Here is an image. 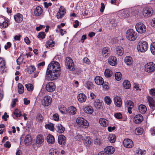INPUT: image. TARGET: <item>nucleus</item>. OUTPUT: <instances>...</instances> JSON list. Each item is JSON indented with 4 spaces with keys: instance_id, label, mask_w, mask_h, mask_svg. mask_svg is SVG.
Listing matches in <instances>:
<instances>
[{
    "instance_id": "5",
    "label": "nucleus",
    "mask_w": 155,
    "mask_h": 155,
    "mask_svg": "<svg viewBox=\"0 0 155 155\" xmlns=\"http://www.w3.org/2000/svg\"><path fill=\"white\" fill-rule=\"evenodd\" d=\"M137 31L139 33H144L146 30V26L142 23L139 22L137 23L135 26Z\"/></svg>"
},
{
    "instance_id": "23",
    "label": "nucleus",
    "mask_w": 155,
    "mask_h": 155,
    "mask_svg": "<svg viewBox=\"0 0 155 155\" xmlns=\"http://www.w3.org/2000/svg\"><path fill=\"white\" fill-rule=\"evenodd\" d=\"M42 12V10L39 6L37 7L35 9L34 11V14L35 16H38L41 15Z\"/></svg>"
},
{
    "instance_id": "20",
    "label": "nucleus",
    "mask_w": 155,
    "mask_h": 155,
    "mask_svg": "<svg viewBox=\"0 0 155 155\" xmlns=\"http://www.w3.org/2000/svg\"><path fill=\"white\" fill-rule=\"evenodd\" d=\"M123 48L121 46H117L116 49V53L118 56H122L124 53Z\"/></svg>"
},
{
    "instance_id": "31",
    "label": "nucleus",
    "mask_w": 155,
    "mask_h": 155,
    "mask_svg": "<svg viewBox=\"0 0 155 155\" xmlns=\"http://www.w3.org/2000/svg\"><path fill=\"white\" fill-rule=\"evenodd\" d=\"M94 106L97 108H101L102 105V102H101V100L99 99H96L94 103Z\"/></svg>"
},
{
    "instance_id": "32",
    "label": "nucleus",
    "mask_w": 155,
    "mask_h": 155,
    "mask_svg": "<svg viewBox=\"0 0 155 155\" xmlns=\"http://www.w3.org/2000/svg\"><path fill=\"white\" fill-rule=\"evenodd\" d=\"M125 62L127 65H130L132 63V58L130 56L126 57L124 60Z\"/></svg>"
},
{
    "instance_id": "19",
    "label": "nucleus",
    "mask_w": 155,
    "mask_h": 155,
    "mask_svg": "<svg viewBox=\"0 0 155 155\" xmlns=\"http://www.w3.org/2000/svg\"><path fill=\"white\" fill-rule=\"evenodd\" d=\"M14 18L15 21L18 23H20L23 20V16L20 13H18L14 15Z\"/></svg>"
},
{
    "instance_id": "38",
    "label": "nucleus",
    "mask_w": 155,
    "mask_h": 155,
    "mask_svg": "<svg viewBox=\"0 0 155 155\" xmlns=\"http://www.w3.org/2000/svg\"><path fill=\"white\" fill-rule=\"evenodd\" d=\"M59 109L60 111L62 114H67V113L68 109L66 107H64V106H61L59 107Z\"/></svg>"
},
{
    "instance_id": "57",
    "label": "nucleus",
    "mask_w": 155,
    "mask_h": 155,
    "mask_svg": "<svg viewBox=\"0 0 155 155\" xmlns=\"http://www.w3.org/2000/svg\"><path fill=\"white\" fill-rule=\"evenodd\" d=\"M126 103L127 104V107H133L134 106V103L131 101H127L126 102Z\"/></svg>"
},
{
    "instance_id": "62",
    "label": "nucleus",
    "mask_w": 155,
    "mask_h": 155,
    "mask_svg": "<svg viewBox=\"0 0 155 155\" xmlns=\"http://www.w3.org/2000/svg\"><path fill=\"white\" fill-rule=\"evenodd\" d=\"M83 62L84 63L89 64L90 63V61L87 57L84 58L83 59Z\"/></svg>"
},
{
    "instance_id": "48",
    "label": "nucleus",
    "mask_w": 155,
    "mask_h": 155,
    "mask_svg": "<svg viewBox=\"0 0 155 155\" xmlns=\"http://www.w3.org/2000/svg\"><path fill=\"white\" fill-rule=\"evenodd\" d=\"M36 120L38 121H42L43 120V117L40 113H38L36 117Z\"/></svg>"
},
{
    "instance_id": "40",
    "label": "nucleus",
    "mask_w": 155,
    "mask_h": 155,
    "mask_svg": "<svg viewBox=\"0 0 155 155\" xmlns=\"http://www.w3.org/2000/svg\"><path fill=\"white\" fill-rule=\"evenodd\" d=\"M112 72L109 69H106L104 72V74L106 77H110L111 76Z\"/></svg>"
},
{
    "instance_id": "28",
    "label": "nucleus",
    "mask_w": 155,
    "mask_h": 155,
    "mask_svg": "<svg viewBox=\"0 0 155 155\" xmlns=\"http://www.w3.org/2000/svg\"><path fill=\"white\" fill-rule=\"evenodd\" d=\"M44 141V138L42 135H38L36 139V142L38 144H41Z\"/></svg>"
},
{
    "instance_id": "9",
    "label": "nucleus",
    "mask_w": 155,
    "mask_h": 155,
    "mask_svg": "<svg viewBox=\"0 0 155 155\" xmlns=\"http://www.w3.org/2000/svg\"><path fill=\"white\" fill-rule=\"evenodd\" d=\"M51 98L49 96H46L41 100V104L44 106H48L51 103Z\"/></svg>"
},
{
    "instance_id": "33",
    "label": "nucleus",
    "mask_w": 155,
    "mask_h": 155,
    "mask_svg": "<svg viewBox=\"0 0 155 155\" xmlns=\"http://www.w3.org/2000/svg\"><path fill=\"white\" fill-rule=\"evenodd\" d=\"M140 112L141 114L145 113L147 110V108L144 105H140L138 107Z\"/></svg>"
},
{
    "instance_id": "17",
    "label": "nucleus",
    "mask_w": 155,
    "mask_h": 155,
    "mask_svg": "<svg viewBox=\"0 0 155 155\" xmlns=\"http://www.w3.org/2000/svg\"><path fill=\"white\" fill-rule=\"evenodd\" d=\"M95 83L98 85H102L104 83L103 78L99 76H96L94 79Z\"/></svg>"
},
{
    "instance_id": "4",
    "label": "nucleus",
    "mask_w": 155,
    "mask_h": 155,
    "mask_svg": "<svg viewBox=\"0 0 155 155\" xmlns=\"http://www.w3.org/2000/svg\"><path fill=\"white\" fill-rule=\"evenodd\" d=\"M65 65L67 68H68L70 71H73L74 70V63L70 57L66 58L65 60Z\"/></svg>"
},
{
    "instance_id": "60",
    "label": "nucleus",
    "mask_w": 155,
    "mask_h": 155,
    "mask_svg": "<svg viewBox=\"0 0 155 155\" xmlns=\"http://www.w3.org/2000/svg\"><path fill=\"white\" fill-rule=\"evenodd\" d=\"M8 26V21L5 20L2 23V28H6Z\"/></svg>"
},
{
    "instance_id": "22",
    "label": "nucleus",
    "mask_w": 155,
    "mask_h": 155,
    "mask_svg": "<svg viewBox=\"0 0 155 155\" xmlns=\"http://www.w3.org/2000/svg\"><path fill=\"white\" fill-rule=\"evenodd\" d=\"M31 137L29 135H27L25 139V143L26 145H29L31 144Z\"/></svg>"
},
{
    "instance_id": "18",
    "label": "nucleus",
    "mask_w": 155,
    "mask_h": 155,
    "mask_svg": "<svg viewBox=\"0 0 155 155\" xmlns=\"http://www.w3.org/2000/svg\"><path fill=\"white\" fill-rule=\"evenodd\" d=\"M114 102L116 106L117 107H120L121 105L122 100L119 97L116 96L114 97Z\"/></svg>"
},
{
    "instance_id": "46",
    "label": "nucleus",
    "mask_w": 155,
    "mask_h": 155,
    "mask_svg": "<svg viewBox=\"0 0 155 155\" xmlns=\"http://www.w3.org/2000/svg\"><path fill=\"white\" fill-rule=\"evenodd\" d=\"M86 87L88 89H92L93 88V84L90 81L87 82L86 84Z\"/></svg>"
},
{
    "instance_id": "64",
    "label": "nucleus",
    "mask_w": 155,
    "mask_h": 155,
    "mask_svg": "<svg viewBox=\"0 0 155 155\" xmlns=\"http://www.w3.org/2000/svg\"><path fill=\"white\" fill-rule=\"evenodd\" d=\"M150 95L155 96V88L151 89L150 91Z\"/></svg>"
},
{
    "instance_id": "36",
    "label": "nucleus",
    "mask_w": 155,
    "mask_h": 155,
    "mask_svg": "<svg viewBox=\"0 0 155 155\" xmlns=\"http://www.w3.org/2000/svg\"><path fill=\"white\" fill-rule=\"evenodd\" d=\"M123 87L126 89H128L130 87V82L127 80H126L123 83Z\"/></svg>"
},
{
    "instance_id": "39",
    "label": "nucleus",
    "mask_w": 155,
    "mask_h": 155,
    "mask_svg": "<svg viewBox=\"0 0 155 155\" xmlns=\"http://www.w3.org/2000/svg\"><path fill=\"white\" fill-rule=\"evenodd\" d=\"M135 132L137 135H141L143 132V129L141 128H137L135 130Z\"/></svg>"
},
{
    "instance_id": "6",
    "label": "nucleus",
    "mask_w": 155,
    "mask_h": 155,
    "mask_svg": "<svg viewBox=\"0 0 155 155\" xmlns=\"http://www.w3.org/2000/svg\"><path fill=\"white\" fill-rule=\"evenodd\" d=\"M145 69L147 72H153L155 70V64L152 62L147 63L145 65Z\"/></svg>"
},
{
    "instance_id": "43",
    "label": "nucleus",
    "mask_w": 155,
    "mask_h": 155,
    "mask_svg": "<svg viewBox=\"0 0 155 155\" xmlns=\"http://www.w3.org/2000/svg\"><path fill=\"white\" fill-rule=\"evenodd\" d=\"M115 79L117 81L121 80V74L120 72H116L115 74Z\"/></svg>"
},
{
    "instance_id": "12",
    "label": "nucleus",
    "mask_w": 155,
    "mask_h": 155,
    "mask_svg": "<svg viewBox=\"0 0 155 155\" xmlns=\"http://www.w3.org/2000/svg\"><path fill=\"white\" fill-rule=\"evenodd\" d=\"M143 120V117L140 114L136 115L134 118V121L136 124L140 123Z\"/></svg>"
},
{
    "instance_id": "47",
    "label": "nucleus",
    "mask_w": 155,
    "mask_h": 155,
    "mask_svg": "<svg viewBox=\"0 0 155 155\" xmlns=\"http://www.w3.org/2000/svg\"><path fill=\"white\" fill-rule=\"evenodd\" d=\"M105 102L108 105L110 104L111 102V100L109 96H106L104 98Z\"/></svg>"
},
{
    "instance_id": "30",
    "label": "nucleus",
    "mask_w": 155,
    "mask_h": 155,
    "mask_svg": "<svg viewBox=\"0 0 155 155\" xmlns=\"http://www.w3.org/2000/svg\"><path fill=\"white\" fill-rule=\"evenodd\" d=\"M76 112V109L74 107L72 106L68 108L67 110V113H69L72 115L75 114Z\"/></svg>"
},
{
    "instance_id": "55",
    "label": "nucleus",
    "mask_w": 155,
    "mask_h": 155,
    "mask_svg": "<svg viewBox=\"0 0 155 155\" xmlns=\"http://www.w3.org/2000/svg\"><path fill=\"white\" fill-rule=\"evenodd\" d=\"M45 32H39L38 33V35L37 37L38 38H41L42 39H43L45 38Z\"/></svg>"
},
{
    "instance_id": "2",
    "label": "nucleus",
    "mask_w": 155,
    "mask_h": 155,
    "mask_svg": "<svg viewBox=\"0 0 155 155\" xmlns=\"http://www.w3.org/2000/svg\"><path fill=\"white\" fill-rule=\"evenodd\" d=\"M126 36L127 39L130 41H134L137 38V33L132 29L128 30Z\"/></svg>"
},
{
    "instance_id": "45",
    "label": "nucleus",
    "mask_w": 155,
    "mask_h": 155,
    "mask_svg": "<svg viewBox=\"0 0 155 155\" xmlns=\"http://www.w3.org/2000/svg\"><path fill=\"white\" fill-rule=\"evenodd\" d=\"M45 127L46 129H48L51 131H53L54 128L53 125L52 124H50L45 125Z\"/></svg>"
},
{
    "instance_id": "41",
    "label": "nucleus",
    "mask_w": 155,
    "mask_h": 155,
    "mask_svg": "<svg viewBox=\"0 0 155 155\" xmlns=\"http://www.w3.org/2000/svg\"><path fill=\"white\" fill-rule=\"evenodd\" d=\"M54 44V43L52 40L47 41L45 44L46 48H48L50 47H52Z\"/></svg>"
},
{
    "instance_id": "56",
    "label": "nucleus",
    "mask_w": 155,
    "mask_h": 155,
    "mask_svg": "<svg viewBox=\"0 0 155 155\" xmlns=\"http://www.w3.org/2000/svg\"><path fill=\"white\" fill-rule=\"evenodd\" d=\"M94 142L95 144L99 145L101 143V141L100 139L96 138L94 140Z\"/></svg>"
},
{
    "instance_id": "58",
    "label": "nucleus",
    "mask_w": 155,
    "mask_h": 155,
    "mask_svg": "<svg viewBox=\"0 0 155 155\" xmlns=\"http://www.w3.org/2000/svg\"><path fill=\"white\" fill-rule=\"evenodd\" d=\"M58 12L63 15H64L66 13L65 9L62 6L60 7Z\"/></svg>"
},
{
    "instance_id": "24",
    "label": "nucleus",
    "mask_w": 155,
    "mask_h": 155,
    "mask_svg": "<svg viewBox=\"0 0 155 155\" xmlns=\"http://www.w3.org/2000/svg\"><path fill=\"white\" fill-rule=\"evenodd\" d=\"M99 121L101 126L103 127H106L108 125V121L104 118H100Z\"/></svg>"
},
{
    "instance_id": "51",
    "label": "nucleus",
    "mask_w": 155,
    "mask_h": 155,
    "mask_svg": "<svg viewBox=\"0 0 155 155\" xmlns=\"http://www.w3.org/2000/svg\"><path fill=\"white\" fill-rule=\"evenodd\" d=\"M14 114L17 117H20L21 115L20 111L18 109L15 110V111L14 112Z\"/></svg>"
},
{
    "instance_id": "29",
    "label": "nucleus",
    "mask_w": 155,
    "mask_h": 155,
    "mask_svg": "<svg viewBox=\"0 0 155 155\" xmlns=\"http://www.w3.org/2000/svg\"><path fill=\"white\" fill-rule=\"evenodd\" d=\"M108 139L110 143H113L116 140V137L114 134H110L109 135Z\"/></svg>"
},
{
    "instance_id": "50",
    "label": "nucleus",
    "mask_w": 155,
    "mask_h": 155,
    "mask_svg": "<svg viewBox=\"0 0 155 155\" xmlns=\"http://www.w3.org/2000/svg\"><path fill=\"white\" fill-rule=\"evenodd\" d=\"M146 153V151L142 150L140 149H138L137 152V155H144Z\"/></svg>"
},
{
    "instance_id": "42",
    "label": "nucleus",
    "mask_w": 155,
    "mask_h": 155,
    "mask_svg": "<svg viewBox=\"0 0 155 155\" xmlns=\"http://www.w3.org/2000/svg\"><path fill=\"white\" fill-rule=\"evenodd\" d=\"M150 51L152 53L155 55V42H153L151 44Z\"/></svg>"
},
{
    "instance_id": "54",
    "label": "nucleus",
    "mask_w": 155,
    "mask_h": 155,
    "mask_svg": "<svg viewBox=\"0 0 155 155\" xmlns=\"http://www.w3.org/2000/svg\"><path fill=\"white\" fill-rule=\"evenodd\" d=\"M102 85H103V89L105 90H108L109 88L108 83L107 82H104V83Z\"/></svg>"
},
{
    "instance_id": "61",
    "label": "nucleus",
    "mask_w": 155,
    "mask_h": 155,
    "mask_svg": "<svg viewBox=\"0 0 155 155\" xmlns=\"http://www.w3.org/2000/svg\"><path fill=\"white\" fill-rule=\"evenodd\" d=\"M114 116L116 118L118 119H121L122 117V114L120 113H115Z\"/></svg>"
},
{
    "instance_id": "25",
    "label": "nucleus",
    "mask_w": 155,
    "mask_h": 155,
    "mask_svg": "<svg viewBox=\"0 0 155 155\" xmlns=\"http://www.w3.org/2000/svg\"><path fill=\"white\" fill-rule=\"evenodd\" d=\"M56 127L57 132L59 133H62L65 130V128L61 124H58Z\"/></svg>"
},
{
    "instance_id": "10",
    "label": "nucleus",
    "mask_w": 155,
    "mask_h": 155,
    "mask_svg": "<svg viewBox=\"0 0 155 155\" xmlns=\"http://www.w3.org/2000/svg\"><path fill=\"white\" fill-rule=\"evenodd\" d=\"M45 88L48 91L52 92L55 90V86L53 82H50L46 84Z\"/></svg>"
},
{
    "instance_id": "8",
    "label": "nucleus",
    "mask_w": 155,
    "mask_h": 155,
    "mask_svg": "<svg viewBox=\"0 0 155 155\" xmlns=\"http://www.w3.org/2000/svg\"><path fill=\"white\" fill-rule=\"evenodd\" d=\"M153 10L150 7H147L143 9V14L145 17H149L152 16Z\"/></svg>"
},
{
    "instance_id": "16",
    "label": "nucleus",
    "mask_w": 155,
    "mask_h": 155,
    "mask_svg": "<svg viewBox=\"0 0 155 155\" xmlns=\"http://www.w3.org/2000/svg\"><path fill=\"white\" fill-rule=\"evenodd\" d=\"M77 98L78 101L80 103L84 102L87 99L86 96L83 93H80L78 94Z\"/></svg>"
},
{
    "instance_id": "11",
    "label": "nucleus",
    "mask_w": 155,
    "mask_h": 155,
    "mask_svg": "<svg viewBox=\"0 0 155 155\" xmlns=\"http://www.w3.org/2000/svg\"><path fill=\"white\" fill-rule=\"evenodd\" d=\"M123 143L124 146L127 148H131L134 145L133 142L130 139H124Z\"/></svg>"
},
{
    "instance_id": "53",
    "label": "nucleus",
    "mask_w": 155,
    "mask_h": 155,
    "mask_svg": "<svg viewBox=\"0 0 155 155\" xmlns=\"http://www.w3.org/2000/svg\"><path fill=\"white\" fill-rule=\"evenodd\" d=\"M74 138L77 140L79 141H81L83 140V137L81 135L79 134L75 136Z\"/></svg>"
},
{
    "instance_id": "37",
    "label": "nucleus",
    "mask_w": 155,
    "mask_h": 155,
    "mask_svg": "<svg viewBox=\"0 0 155 155\" xmlns=\"http://www.w3.org/2000/svg\"><path fill=\"white\" fill-rule=\"evenodd\" d=\"M18 92L19 94H21L24 92V87L22 84L18 83Z\"/></svg>"
},
{
    "instance_id": "13",
    "label": "nucleus",
    "mask_w": 155,
    "mask_h": 155,
    "mask_svg": "<svg viewBox=\"0 0 155 155\" xmlns=\"http://www.w3.org/2000/svg\"><path fill=\"white\" fill-rule=\"evenodd\" d=\"M117 59L116 57L111 56L108 59V63L112 66H114L117 63Z\"/></svg>"
},
{
    "instance_id": "34",
    "label": "nucleus",
    "mask_w": 155,
    "mask_h": 155,
    "mask_svg": "<svg viewBox=\"0 0 155 155\" xmlns=\"http://www.w3.org/2000/svg\"><path fill=\"white\" fill-rule=\"evenodd\" d=\"M147 99L149 103V105L150 107H155V101L153 98L150 97H148Z\"/></svg>"
},
{
    "instance_id": "1",
    "label": "nucleus",
    "mask_w": 155,
    "mask_h": 155,
    "mask_svg": "<svg viewBox=\"0 0 155 155\" xmlns=\"http://www.w3.org/2000/svg\"><path fill=\"white\" fill-rule=\"evenodd\" d=\"M60 70L59 63L54 61H52L48 66L46 77H48L51 81L56 79L60 76Z\"/></svg>"
},
{
    "instance_id": "26",
    "label": "nucleus",
    "mask_w": 155,
    "mask_h": 155,
    "mask_svg": "<svg viewBox=\"0 0 155 155\" xmlns=\"http://www.w3.org/2000/svg\"><path fill=\"white\" fill-rule=\"evenodd\" d=\"M47 142L50 144H52L54 142V138L53 136L51 134L48 135L47 137Z\"/></svg>"
},
{
    "instance_id": "35",
    "label": "nucleus",
    "mask_w": 155,
    "mask_h": 155,
    "mask_svg": "<svg viewBox=\"0 0 155 155\" xmlns=\"http://www.w3.org/2000/svg\"><path fill=\"white\" fill-rule=\"evenodd\" d=\"M83 142L86 146H89L91 143V140L89 137H87L83 140Z\"/></svg>"
},
{
    "instance_id": "59",
    "label": "nucleus",
    "mask_w": 155,
    "mask_h": 155,
    "mask_svg": "<svg viewBox=\"0 0 155 155\" xmlns=\"http://www.w3.org/2000/svg\"><path fill=\"white\" fill-rule=\"evenodd\" d=\"M53 118L55 121H57L59 119V117L58 114H55L53 116Z\"/></svg>"
},
{
    "instance_id": "15",
    "label": "nucleus",
    "mask_w": 155,
    "mask_h": 155,
    "mask_svg": "<svg viewBox=\"0 0 155 155\" xmlns=\"http://www.w3.org/2000/svg\"><path fill=\"white\" fill-rule=\"evenodd\" d=\"M105 152L107 154H112L114 152V148L111 146H109L106 147L104 149Z\"/></svg>"
},
{
    "instance_id": "21",
    "label": "nucleus",
    "mask_w": 155,
    "mask_h": 155,
    "mask_svg": "<svg viewBox=\"0 0 155 155\" xmlns=\"http://www.w3.org/2000/svg\"><path fill=\"white\" fill-rule=\"evenodd\" d=\"M102 54L104 57H106L110 54V50L108 47L104 48L102 49Z\"/></svg>"
},
{
    "instance_id": "7",
    "label": "nucleus",
    "mask_w": 155,
    "mask_h": 155,
    "mask_svg": "<svg viewBox=\"0 0 155 155\" xmlns=\"http://www.w3.org/2000/svg\"><path fill=\"white\" fill-rule=\"evenodd\" d=\"M76 122L78 125L85 128L87 127L89 125L87 121L82 117L78 118Z\"/></svg>"
},
{
    "instance_id": "52",
    "label": "nucleus",
    "mask_w": 155,
    "mask_h": 155,
    "mask_svg": "<svg viewBox=\"0 0 155 155\" xmlns=\"http://www.w3.org/2000/svg\"><path fill=\"white\" fill-rule=\"evenodd\" d=\"M49 155H58V153L56 150L51 149L49 151Z\"/></svg>"
},
{
    "instance_id": "44",
    "label": "nucleus",
    "mask_w": 155,
    "mask_h": 155,
    "mask_svg": "<svg viewBox=\"0 0 155 155\" xmlns=\"http://www.w3.org/2000/svg\"><path fill=\"white\" fill-rule=\"evenodd\" d=\"M35 68L34 66H30L27 69V72L28 73L31 74L33 72Z\"/></svg>"
},
{
    "instance_id": "14",
    "label": "nucleus",
    "mask_w": 155,
    "mask_h": 155,
    "mask_svg": "<svg viewBox=\"0 0 155 155\" xmlns=\"http://www.w3.org/2000/svg\"><path fill=\"white\" fill-rule=\"evenodd\" d=\"M66 137L63 135H61L58 137V143L60 144L64 145L65 144L66 142Z\"/></svg>"
},
{
    "instance_id": "63",
    "label": "nucleus",
    "mask_w": 155,
    "mask_h": 155,
    "mask_svg": "<svg viewBox=\"0 0 155 155\" xmlns=\"http://www.w3.org/2000/svg\"><path fill=\"white\" fill-rule=\"evenodd\" d=\"M64 15L59 12H58L57 13V17L58 18H62L64 16Z\"/></svg>"
},
{
    "instance_id": "3",
    "label": "nucleus",
    "mask_w": 155,
    "mask_h": 155,
    "mask_svg": "<svg viewBox=\"0 0 155 155\" xmlns=\"http://www.w3.org/2000/svg\"><path fill=\"white\" fill-rule=\"evenodd\" d=\"M148 45L146 41H141L138 43L137 46V48L139 51L144 52L147 50Z\"/></svg>"
},
{
    "instance_id": "49",
    "label": "nucleus",
    "mask_w": 155,
    "mask_h": 155,
    "mask_svg": "<svg viewBox=\"0 0 155 155\" xmlns=\"http://www.w3.org/2000/svg\"><path fill=\"white\" fill-rule=\"evenodd\" d=\"M25 87L28 91H31L33 90V86L31 84H26L25 85Z\"/></svg>"
},
{
    "instance_id": "27",
    "label": "nucleus",
    "mask_w": 155,
    "mask_h": 155,
    "mask_svg": "<svg viewBox=\"0 0 155 155\" xmlns=\"http://www.w3.org/2000/svg\"><path fill=\"white\" fill-rule=\"evenodd\" d=\"M84 111L87 114H91L94 111L92 107L91 106H86L84 109Z\"/></svg>"
}]
</instances>
